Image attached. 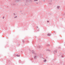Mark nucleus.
<instances>
[{
    "instance_id": "obj_1",
    "label": "nucleus",
    "mask_w": 65,
    "mask_h": 65,
    "mask_svg": "<svg viewBox=\"0 0 65 65\" xmlns=\"http://www.w3.org/2000/svg\"><path fill=\"white\" fill-rule=\"evenodd\" d=\"M28 1L29 3H32V1L31 0H28Z\"/></svg>"
},
{
    "instance_id": "obj_2",
    "label": "nucleus",
    "mask_w": 65,
    "mask_h": 65,
    "mask_svg": "<svg viewBox=\"0 0 65 65\" xmlns=\"http://www.w3.org/2000/svg\"><path fill=\"white\" fill-rule=\"evenodd\" d=\"M45 61H46V59L45 60H44V62H45Z\"/></svg>"
},
{
    "instance_id": "obj_3",
    "label": "nucleus",
    "mask_w": 65,
    "mask_h": 65,
    "mask_svg": "<svg viewBox=\"0 0 65 65\" xmlns=\"http://www.w3.org/2000/svg\"><path fill=\"white\" fill-rule=\"evenodd\" d=\"M48 36H50V35H51V34H48Z\"/></svg>"
},
{
    "instance_id": "obj_4",
    "label": "nucleus",
    "mask_w": 65,
    "mask_h": 65,
    "mask_svg": "<svg viewBox=\"0 0 65 65\" xmlns=\"http://www.w3.org/2000/svg\"><path fill=\"white\" fill-rule=\"evenodd\" d=\"M37 1V0H34V1Z\"/></svg>"
},
{
    "instance_id": "obj_5",
    "label": "nucleus",
    "mask_w": 65,
    "mask_h": 65,
    "mask_svg": "<svg viewBox=\"0 0 65 65\" xmlns=\"http://www.w3.org/2000/svg\"><path fill=\"white\" fill-rule=\"evenodd\" d=\"M59 7H57V8H59Z\"/></svg>"
},
{
    "instance_id": "obj_6",
    "label": "nucleus",
    "mask_w": 65,
    "mask_h": 65,
    "mask_svg": "<svg viewBox=\"0 0 65 65\" xmlns=\"http://www.w3.org/2000/svg\"><path fill=\"white\" fill-rule=\"evenodd\" d=\"M17 57H19V56H18V55H17Z\"/></svg>"
},
{
    "instance_id": "obj_7",
    "label": "nucleus",
    "mask_w": 65,
    "mask_h": 65,
    "mask_svg": "<svg viewBox=\"0 0 65 65\" xmlns=\"http://www.w3.org/2000/svg\"><path fill=\"white\" fill-rule=\"evenodd\" d=\"M35 58H36V56H35Z\"/></svg>"
},
{
    "instance_id": "obj_8",
    "label": "nucleus",
    "mask_w": 65,
    "mask_h": 65,
    "mask_svg": "<svg viewBox=\"0 0 65 65\" xmlns=\"http://www.w3.org/2000/svg\"><path fill=\"white\" fill-rule=\"evenodd\" d=\"M4 17H3V19H4Z\"/></svg>"
},
{
    "instance_id": "obj_9",
    "label": "nucleus",
    "mask_w": 65,
    "mask_h": 65,
    "mask_svg": "<svg viewBox=\"0 0 65 65\" xmlns=\"http://www.w3.org/2000/svg\"><path fill=\"white\" fill-rule=\"evenodd\" d=\"M36 4H38V3H36Z\"/></svg>"
},
{
    "instance_id": "obj_10",
    "label": "nucleus",
    "mask_w": 65,
    "mask_h": 65,
    "mask_svg": "<svg viewBox=\"0 0 65 65\" xmlns=\"http://www.w3.org/2000/svg\"><path fill=\"white\" fill-rule=\"evenodd\" d=\"M47 22H48V21H47Z\"/></svg>"
}]
</instances>
